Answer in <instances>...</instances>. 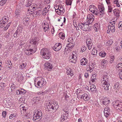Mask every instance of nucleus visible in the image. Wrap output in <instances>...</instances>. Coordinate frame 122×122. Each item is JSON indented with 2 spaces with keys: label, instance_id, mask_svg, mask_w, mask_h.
Segmentation results:
<instances>
[{
  "label": "nucleus",
  "instance_id": "nucleus-1",
  "mask_svg": "<svg viewBox=\"0 0 122 122\" xmlns=\"http://www.w3.org/2000/svg\"><path fill=\"white\" fill-rule=\"evenodd\" d=\"M46 107L47 108L46 109V111L55 112L58 108L59 106L57 103L55 102L53 103L49 102L47 104Z\"/></svg>",
  "mask_w": 122,
  "mask_h": 122
},
{
  "label": "nucleus",
  "instance_id": "nucleus-2",
  "mask_svg": "<svg viewBox=\"0 0 122 122\" xmlns=\"http://www.w3.org/2000/svg\"><path fill=\"white\" fill-rule=\"evenodd\" d=\"M42 113L40 109H38L35 111L33 115V120L34 121L37 122L40 120L42 117Z\"/></svg>",
  "mask_w": 122,
  "mask_h": 122
},
{
  "label": "nucleus",
  "instance_id": "nucleus-3",
  "mask_svg": "<svg viewBox=\"0 0 122 122\" xmlns=\"http://www.w3.org/2000/svg\"><path fill=\"white\" fill-rule=\"evenodd\" d=\"M41 55L45 59H49L51 57V53L48 49L46 48L42 49L40 52Z\"/></svg>",
  "mask_w": 122,
  "mask_h": 122
},
{
  "label": "nucleus",
  "instance_id": "nucleus-4",
  "mask_svg": "<svg viewBox=\"0 0 122 122\" xmlns=\"http://www.w3.org/2000/svg\"><path fill=\"white\" fill-rule=\"evenodd\" d=\"M92 9L89 8V10L93 13H95L98 15L100 17H102L103 15L105 13L104 8H97V10H91Z\"/></svg>",
  "mask_w": 122,
  "mask_h": 122
},
{
  "label": "nucleus",
  "instance_id": "nucleus-5",
  "mask_svg": "<svg viewBox=\"0 0 122 122\" xmlns=\"http://www.w3.org/2000/svg\"><path fill=\"white\" fill-rule=\"evenodd\" d=\"M34 83L35 86L37 87H41L44 86L46 84V81L45 79L43 78H40L38 80L36 83L35 81Z\"/></svg>",
  "mask_w": 122,
  "mask_h": 122
},
{
  "label": "nucleus",
  "instance_id": "nucleus-6",
  "mask_svg": "<svg viewBox=\"0 0 122 122\" xmlns=\"http://www.w3.org/2000/svg\"><path fill=\"white\" fill-rule=\"evenodd\" d=\"M109 24L107 26V33H109L110 32H114L115 30V27L114 24H115V21H113L109 23Z\"/></svg>",
  "mask_w": 122,
  "mask_h": 122
},
{
  "label": "nucleus",
  "instance_id": "nucleus-7",
  "mask_svg": "<svg viewBox=\"0 0 122 122\" xmlns=\"http://www.w3.org/2000/svg\"><path fill=\"white\" fill-rule=\"evenodd\" d=\"M112 104L113 107L117 110H119L122 112V102L119 101H116L113 102Z\"/></svg>",
  "mask_w": 122,
  "mask_h": 122
},
{
  "label": "nucleus",
  "instance_id": "nucleus-8",
  "mask_svg": "<svg viewBox=\"0 0 122 122\" xmlns=\"http://www.w3.org/2000/svg\"><path fill=\"white\" fill-rule=\"evenodd\" d=\"M39 40L36 38H35L32 39L30 41V44L28 46L30 47L31 48L37 49V46L38 45Z\"/></svg>",
  "mask_w": 122,
  "mask_h": 122
},
{
  "label": "nucleus",
  "instance_id": "nucleus-9",
  "mask_svg": "<svg viewBox=\"0 0 122 122\" xmlns=\"http://www.w3.org/2000/svg\"><path fill=\"white\" fill-rule=\"evenodd\" d=\"M88 24H90L88 22L86 21L84 23H81V24H79V27L83 30L86 31V30H89V28L88 29L87 28L88 26Z\"/></svg>",
  "mask_w": 122,
  "mask_h": 122
},
{
  "label": "nucleus",
  "instance_id": "nucleus-10",
  "mask_svg": "<svg viewBox=\"0 0 122 122\" xmlns=\"http://www.w3.org/2000/svg\"><path fill=\"white\" fill-rule=\"evenodd\" d=\"M37 49L33 48L29 46L28 49H26L25 51V53L28 55H29L35 52L37 50Z\"/></svg>",
  "mask_w": 122,
  "mask_h": 122
},
{
  "label": "nucleus",
  "instance_id": "nucleus-11",
  "mask_svg": "<svg viewBox=\"0 0 122 122\" xmlns=\"http://www.w3.org/2000/svg\"><path fill=\"white\" fill-rule=\"evenodd\" d=\"M73 53L70 56L69 61L70 62L75 63L76 61V55L75 53V54Z\"/></svg>",
  "mask_w": 122,
  "mask_h": 122
},
{
  "label": "nucleus",
  "instance_id": "nucleus-12",
  "mask_svg": "<svg viewBox=\"0 0 122 122\" xmlns=\"http://www.w3.org/2000/svg\"><path fill=\"white\" fill-rule=\"evenodd\" d=\"M87 20L86 21L90 24H91L94 21V16L92 14H89L87 16Z\"/></svg>",
  "mask_w": 122,
  "mask_h": 122
},
{
  "label": "nucleus",
  "instance_id": "nucleus-13",
  "mask_svg": "<svg viewBox=\"0 0 122 122\" xmlns=\"http://www.w3.org/2000/svg\"><path fill=\"white\" fill-rule=\"evenodd\" d=\"M86 43L88 49L91 50L93 46L92 41L90 39H88L86 40Z\"/></svg>",
  "mask_w": 122,
  "mask_h": 122
},
{
  "label": "nucleus",
  "instance_id": "nucleus-14",
  "mask_svg": "<svg viewBox=\"0 0 122 122\" xmlns=\"http://www.w3.org/2000/svg\"><path fill=\"white\" fill-rule=\"evenodd\" d=\"M109 77L107 75H104L102 76L101 79V81L102 83H108L109 81Z\"/></svg>",
  "mask_w": 122,
  "mask_h": 122
},
{
  "label": "nucleus",
  "instance_id": "nucleus-15",
  "mask_svg": "<svg viewBox=\"0 0 122 122\" xmlns=\"http://www.w3.org/2000/svg\"><path fill=\"white\" fill-rule=\"evenodd\" d=\"M45 68L46 70L50 71L52 68V64L49 62H47L44 64Z\"/></svg>",
  "mask_w": 122,
  "mask_h": 122
},
{
  "label": "nucleus",
  "instance_id": "nucleus-16",
  "mask_svg": "<svg viewBox=\"0 0 122 122\" xmlns=\"http://www.w3.org/2000/svg\"><path fill=\"white\" fill-rule=\"evenodd\" d=\"M43 26L44 31L47 33L50 30L48 24L46 22H45L43 24Z\"/></svg>",
  "mask_w": 122,
  "mask_h": 122
},
{
  "label": "nucleus",
  "instance_id": "nucleus-17",
  "mask_svg": "<svg viewBox=\"0 0 122 122\" xmlns=\"http://www.w3.org/2000/svg\"><path fill=\"white\" fill-rule=\"evenodd\" d=\"M61 47L62 45L61 43H56L53 49L55 51H58L61 49Z\"/></svg>",
  "mask_w": 122,
  "mask_h": 122
},
{
  "label": "nucleus",
  "instance_id": "nucleus-18",
  "mask_svg": "<svg viewBox=\"0 0 122 122\" xmlns=\"http://www.w3.org/2000/svg\"><path fill=\"white\" fill-rule=\"evenodd\" d=\"M54 9L56 12L59 15L63 14L65 12L64 8H57V9L54 8Z\"/></svg>",
  "mask_w": 122,
  "mask_h": 122
},
{
  "label": "nucleus",
  "instance_id": "nucleus-19",
  "mask_svg": "<svg viewBox=\"0 0 122 122\" xmlns=\"http://www.w3.org/2000/svg\"><path fill=\"white\" fill-rule=\"evenodd\" d=\"M80 61L81 64L82 66L86 65L88 63V60L86 58H83Z\"/></svg>",
  "mask_w": 122,
  "mask_h": 122
},
{
  "label": "nucleus",
  "instance_id": "nucleus-20",
  "mask_svg": "<svg viewBox=\"0 0 122 122\" xmlns=\"http://www.w3.org/2000/svg\"><path fill=\"white\" fill-rule=\"evenodd\" d=\"M89 94L86 93H84L81 96V98H83L85 101H87L89 100Z\"/></svg>",
  "mask_w": 122,
  "mask_h": 122
},
{
  "label": "nucleus",
  "instance_id": "nucleus-21",
  "mask_svg": "<svg viewBox=\"0 0 122 122\" xmlns=\"http://www.w3.org/2000/svg\"><path fill=\"white\" fill-rule=\"evenodd\" d=\"M69 114H65L63 113L61 116V121H63L67 119L69 116Z\"/></svg>",
  "mask_w": 122,
  "mask_h": 122
},
{
  "label": "nucleus",
  "instance_id": "nucleus-22",
  "mask_svg": "<svg viewBox=\"0 0 122 122\" xmlns=\"http://www.w3.org/2000/svg\"><path fill=\"white\" fill-rule=\"evenodd\" d=\"M102 86L103 89L106 90H108L109 89L108 87L110 85L109 82L108 83H102Z\"/></svg>",
  "mask_w": 122,
  "mask_h": 122
},
{
  "label": "nucleus",
  "instance_id": "nucleus-23",
  "mask_svg": "<svg viewBox=\"0 0 122 122\" xmlns=\"http://www.w3.org/2000/svg\"><path fill=\"white\" fill-rule=\"evenodd\" d=\"M20 109L21 113L25 114L26 113V112L27 109V108L23 106V105H21L20 106Z\"/></svg>",
  "mask_w": 122,
  "mask_h": 122
},
{
  "label": "nucleus",
  "instance_id": "nucleus-24",
  "mask_svg": "<svg viewBox=\"0 0 122 122\" xmlns=\"http://www.w3.org/2000/svg\"><path fill=\"white\" fill-rule=\"evenodd\" d=\"M120 86L119 84V83L118 82H117L115 83L114 86V89L115 90V91L116 92H117V91L119 89Z\"/></svg>",
  "mask_w": 122,
  "mask_h": 122
},
{
  "label": "nucleus",
  "instance_id": "nucleus-25",
  "mask_svg": "<svg viewBox=\"0 0 122 122\" xmlns=\"http://www.w3.org/2000/svg\"><path fill=\"white\" fill-rule=\"evenodd\" d=\"M102 102L103 105H105L106 106H108L109 104L110 100L108 99L105 98L102 100Z\"/></svg>",
  "mask_w": 122,
  "mask_h": 122
},
{
  "label": "nucleus",
  "instance_id": "nucleus-26",
  "mask_svg": "<svg viewBox=\"0 0 122 122\" xmlns=\"http://www.w3.org/2000/svg\"><path fill=\"white\" fill-rule=\"evenodd\" d=\"M96 76L97 74H94L92 75L91 81L92 82H94L97 81Z\"/></svg>",
  "mask_w": 122,
  "mask_h": 122
},
{
  "label": "nucleus",
  "instance_id": "nucleus-27",
  "mask_svg": "<svg viewBox=\"0 0 122 122\" xmlns=\"http://www.w3.org/2000/svg\"><path fill=\"white\" fill-rule=\"evenodd\" d=\"M106 55V53L103 51H102L99 53V55L101 57H105Z\"/></svg>",
  "mask_w": 122,
  "mask_h": 122
},
{
  "label": "nucleus",
  "instance_id": "nucleus-28",
  "mask_svg": "<svg viewBox=\"0 0 122 122\" xmlns=\"http://www.w3.org/2000/svg\"><path fill=\"white\" fill-rule=\"evenodd\" d=\"M99 24L97 23H95L93 26V29L96 31H97V30L99 29Z\"/></svg>",
  "mask_w": 122,
  "mask_h": 122
},
{
  "label": "nucleus",
  "instance_id": "nucleus-29",
  "mask_svg": "<svg viewBox=\"0 0 122 122\" xmlns=\"http://www.w3.org/2000/svg\"><path fill=\"white\" fill-rule=\"evenodd\" d=\"M63 112H62L66 114H69V108L67 107H66L65 108H64L62 110Z\"/></svg>",
  "mask_w": 122,
  "mask_h": 122
},
{
  "label": "nucleus",
  "instance_id": "nucleus-30",
  "mask_svg": "<svg viewBox=\"0 0 122 122\" xmlns=\"http://www.w3.org/2000/svg\"><path fill=\"white\" fill-rule=\"evenodd\" d=\"M29 20V18L28 17H25L24 18L23 20V21L24 24L25 25H27V24L28 23V21Z\"/></svg>",
  "mask_w": 122,
  "mask_h": 122
},
{
  "label": "nucleus",
  "instance_id": "nucleus-31",
  "mask_svg": "<svg viewBox=\"0 0 122 122\" xmlns=\"http://www.w3.org/2000/svg\"><path fill=\"white\" fill-rule=\"evenodd\" d=\"M74 44H71L70 43H68L66 46V47H68V49L70 50H71L74 46Z\"/></svg>",
  "mask_w": 122,
  "mask_h": 122
},
{
  "label": "nucleus",
  "instance_id": "nucleus-32",
  "mask_svg": "<svg viewBox=\"0 0 122 122\" xmlns=\"http://www.w3.org/2000/svg\"><path fill=\"white\" fill-rule=\"evenodd\" d=\"M113 11L114 14L117 16H119V10L117 9H115L113 10Z\"/></svg>",
  "mask_w": 122,
  "mask_h": 122
},
{
  "label": "nucleus",
  "instance_id": "nucleus-33",
  "mask_svg": "<svg viewBox=\"0 0 122 122\" xmlns=\"http://www.w3.org/2000/svg\"><path fill=\"white\" fill-rule=\"evenodd\" d=\"M97 50H95V48H93L92 51V54L93 55V57H96L97 55Z\"/></svg>",
  "mask_w": 122,
  "mask_h": 122
},
{
  "label": "nucleus",
  "instance_id": "nucleus-34",
  "mask_svg": "<svg viewBox=\"0 0 122 122\" xmlns=\"http://www.w3.org/2000/svg\"><path fill=\"white\" fill-rule=\"evenodd\" d=\"M26 65V64L25 63H22L19 66V68L21 70L23 69L25 67Z\"/></svg>",
  "mask_w": 122,
  "mask_h": 122
},
{
  "label": "nucleus",
  "instance_id": "nucleus-35",
  "mask_svg": "<svg viewBox=\"0 0 122 122\" xmlns=\"http://www.w3.org/2000/svg\"><path fill=\"white\" fill-rule=\"evenodd\" d=\"M68 41L69 43H70L71 44H75V42H74L73 40V37H70L68 38Z\"/></svg>",
  "mask_w": 122,
  "mask_h": 122
},
{
  "label": "nucleus",
  "instance_id": "nucleus-36",
  "mask_svg": "<svg viewBox=\"0 0 122 122\" xmlns=\"http://www.w3.org/2000/svg\"><path fill=\"white\" fill-rule=\"evenodd\" d=\"M40 99V98L39 97H34L32 100L34 102L36 103L37 102L39 101Z\"/></svg>",
  "mask_w": 122,
  "mask_h": 122
},
{
  "label": "nucleus",
  "instance_id": "nucleus-37",
  "mask_svg": "<svg viewBox=\"0 0 122 122\" xmlns=\"http://www.w3.org/2000/svg\"><path fill=\"white\" fill-rule=\"evenodd\" d=\"M107 61L105 60H103L101 62V65H102V67L103 68L106 65L107 62Z\"/></svg>",
  "mask_w": 122,
  "mask_h": 122
},
{
  "label": "nucleus",
  "instance_id": "nucleus-38",
  "mask_svg": "<svg viewBox=\"0 0 122 122\" xmlns=\"http://www.w3.org/2000/svg\"><path fill=\"white\" fill-rule=\"evenodd\" d=\"M90 89L91 91H95L96 90V88L95 86L94 85H92L90 86Z\"/></svg>",
  "mask_w": 122,
  "mask_h": 122
},
{
  "label": "nucleus",
  "instance_id": "nucleus-39",
  "mask_svg": "<svg viewBox=\"0 0 122 122\" xmlns=\"http://www.w3.org/2000/svg\"><path fill=\"white\" fill-rule=\"evenodd\" d=\"M17 116V114L16 113H13L10 115L9 119H11L14 117L16 118Z\"/></svg>",
  "mask_w": 122,
  "mask_h": 122
},
{
  "label": "nucleus",
  "instance_id": "nucleus-40",
  "mask_svg": "<svg viewBox=\"0 0 122 122\" xmlns=\"http://www.w3.org/2000/svg\"><path fill=\"white\" fill-rule=\"evenodd\" d=\"M21 11L20 8H17L15 11L16 15H20Z\"/></svg>",
  "mask_w": 122,
  "mask_h": 122
},
{
  "label": "nucleus",
  "instance_id": "nucleus-41",
  "mask_svg": "<svg viewBox=\"0 0 122 122\" xmlns=\"http://www.w3.org/2000/svg\"><path fill=\"white\" fill-rule=\"evenodd\" d=\"M72 1V0H66V5H71Z\"/></svg>",
  "mask_w": 122,
  "mask_h": 122
},
{
  "label": "nucleus",
  "instance_id": "nucleus-42",
  "mask_svg": "<svg viewBox=\"0 0 122 122\" xmlns=\"http://www.w3.org/2000/svg\"><path fill=\"white\" fill-rule=\"evenodd\" d=\"M110 111H104V115L106 117H107L109 116L110 113Z\"/></svg>",
  "mask_w": 122,
  "mask_h": 122
},
{
  "label": "nucleus",
  "instance_id": "nucleus-43",
  "mask_svg": "<svg viewBox=\"0 0 122 122\" xmlns=\"http://www.w3.org/2000/svg\"><path fill=\"white\" fill-rule=\"evenodd\" d=\"M59 36L63 40L65 38V35L63 33L61 32L60 33H59Z\"/></svg>",
  "mask_w": 122,
  "mask_h": 122
},
{
  "label": "nucleus",
  "instance_id": "nucleus-44",
  "mask_svg": "<svg viewBox=\"0 0 122 122\" xmlns=\"http://www.w3.org/2000/svg\"><path fill=\"white\" fill-rule=\"evenodd\" d=\"M6 23L5 21H2L1 20L0 21V27H3L5 25Z\"/></svg>",
  "mask_w": 122,
  "mask_h": 122
},
{
  "label": "nucleus",
  "instance_id": "nucleus-45",
  "mask_svg": "<svg viewBox=\"0 0 122 122\" xmlns=\"http://www.w3.org/2000/svg\"><path fill=\"white\" fill-rule=\"evenodd\" d=\"M33 0H28V2L25 6L26 7H28L30 6L31 5L32 2L33 1Z\"/></svg>",
  "mask_w": 122,
  "mask_h": 122
},
{
  "label": "nucleus",
  "instance_id": "nucleus-46",
  "mask_svg": "<svg viewBox=\"0 0 122 122\" xmlns=\"http://www.w3.org/2000/svg\"><path fill=\"white\" fill-rule=\"evenodd\" d=\"M9 19V18L8 17L6 16H5L2 18L1 20L2 21H5V22H7L8 21V20Z\"/></svg>",
  "mask_w": 122,
  "mask_h": 122
},
{
  "label": "nucleus",
  "instance_id": "nucleus-47",
  "mask_svg": "<svg viewBox=\"0 0 122 122\" xmlns=\"http://www.w3.org/2000/svg\"><path fill=\"white\" fill-rule=\"evenodd\" d=\"M87 49V48L86 46H83L81 48V50L80 51V52L81 53L85 51Z\"/></svg>",
  "mask_w": 122,
  "mask_h": 122
},
{
  "label": "nucleus",
  "instance_id": "nucleus-48",
  "mask_svg": "<svg viewBox=\"0 0 122 122\" xmlns=\"http://www.w3.org/2000/svg\"><path fill=\"white\" fill-rule=\"evenodd\" d=\"M20 94H25L26 92V91L24 89L21 88L20 89Z\"/></svg>",
  "mask_w": 122,
  "mask_h": 122
},
{
  "label": "nucleus",
  "instance_id": "nucleus-49",
  "mask_svg": "<svg viewBox=\"0 0 122 122\" xmlns=\"http://www.w3.org/2000/svg\"><path fill=\"white\" fill-rule=\"evenodd\" d=\"M31 116L30 113H29L25 114V117L26 118H30Z\"/></svg>",
  "mask_w": 122,
  "mask_h": 122
},
{
  "label": "nucleus",
  "instance_id": "nucleus-50",
  "mask_svg": "<svg viewBox=\"0 0 122 122\" xmlns=\"http://www.w3.org/2000/svg\"><path fill=\"white\" fill-rule=\"evenodd\" d=\"M67 75L70 76H72L73 75V72L71 71H67Z\"/></svg>",
  "mask_w": 122,
  "mask_h": 122
},
{
  "label": "nucleus",
  "instance_id": "nucleus-51",
  "mask_svg": "<svg viewBox=\"0 0 122 122\" xmlns=\"http://www.w3.org/2000/svg\"><path fill=\"white\" fill-rule=\"evenodd\" d=\"M114 3L115 5L118 7H120V5L118 3V0H115L114 1Z\"/></svg>",
  "mask_w": 122,
  "mask_h": 122
},
{
  "label": "nucleus",
  "instance_id": "nucleus-52",
  "mask_svg": "<svg viewBox=\"0 0 122 122\" xmlns=\"http://www.w3.org/2000/svg\"><path fill=\"white\" fill-rule=\"evenodd\" d=\"M116 67L117 68L119 69H120L121 68H122V63H119L117 65Z\"/></svg>",
  "mask_w": 122,
  "mask_h": 122
},
{
  "label": "nucleus",
  "instance_id": "nucleus-53",
  "mask_svg": "<svg viewBox=\"0 0 122 122\" xmlns=\"http://www.w3.org/2000/svg\"><path fill=\"white\" fill-rule=\"evenodd\" d=\"M7 0H2L0 2V5L2 6L6 3Z\"/></svg>",
  "mask_w": 122,
  "mask_h": 122
},
{
  "label": "nucleus",
  "instance_id": "nucleus-54",
  "mask_svg": "<svg viewBox=\"0 0 122 122\" xmlns=\"http://www.w3.org/2000/svg\"><path fill=\"white\" fill-rule=\"evenodd\" d=\"M115 59L114 56H111L110 57V62L111 63H113L114 61V59Z\"/></svg>",
  "mask_w": 122,
  "mask_h": 122
},
{
  "label": "nucleus",
  "instance_id": "nucleus-55",
  "mask_svg": "<svg viewBox=\"0 0 122 122\" xmlns=\"http://www.w3.org/2000/svg\"><path fill=\"white\" fill-rule=\"evenodd\" d=\"M35 8H32V9H30V10L29 9H28V12L31 14H32L34 13V10H33V9H35Z\"/></svg>",
  "mask_w": 122,
  "mask_h": 122
},
{
  "label": "nucleus",
  "instance_id": "nucleus-56",
  "mask_svg": "<svg viewBox=\"0 0 122 122\" xmlns=\"http://www.w3.org/2000/svg\"><path fill=\"white\" fill-rule=\"evenodd\" d=\"M92 66L91 65H89L88 67V68H89V69L88 68H87V69H88V70L90 72H91L93 71V67H92V68L91 67Z\"/></svg>",
  "mask_w": 122,
  "mask_h": 122
},
{
  "label": "nucleus",
  "instance_id": "nucleus-57",
  "mask_svg": "<svg viewBox=\"0 0 122 122\" xmlns=\"http://www.w3.org/2000/svg\"><path fill=\"white\" fill-rule=\"evenodd\" d=\"M6 63L7 64L8 66H11L12 65V63L11 62V61L10 60H7V61L6 62Z\"/></svg>",
  "mask_w": 122,
  "mask_h": 122
},
{
  "label": "nucleus",
  "instance_id": "nucleus-58",
  "mask_svg": "<svg viewBox=\"0 0 122 122\" xmlns=\"http://www.w3.org/2000/svg\"><path fill=\"white\" fill-rule=\"evenodd\" d=\"M106 1L107 4L108 5V8H110V7H111V3L110 2V0H106Z\"/></svg>",
  "mask_w": 122,
  "mask_h": 122
},
{
  "label": "nucleus",
  "instance_id": "nucleus-59",
  "mask_svg": "<svg viewBox=\"0 0 122 122\" xmlns=\"http://www.w3.org/2000/svg\"><path fill=\"white\" fill-rule=\"evenodd\" d=\"M10 25V22L6 26L4 27V30H7Z\"/></svg>",
  "mask_w": 122,
  "mask_h": 122
},
{
  "label": "nucleus",
  "instance_id": "nucleus-60",
  "mask_svg": "<svg viewBox=\"0 0 122 122\" xmlns=\"http://www.w3.org/2000/svg\"><path fill=\"white\" fill-rule=\"evenodd\" d=\"M118 27L120 29H122V21L120 22L118 24Z\"/></svg>",
  "mask_w": 122,
  "mask_h": 122
},
{
  "label": "nucleus",
  "instance_id": "nucleus-61",
  "mask_svg": "<svg viewBox=\"0 0 122 122\" xmlns=\"http://www.w3.org/2000/svg\"><path fill=\"white\" fill-rule=\"evenodd\" d=\"M2 114L3 117L5 118L6 117V112L5 111H3L2 112Z\"/></svg>",
  "mask_w": 122,
  "mask_h": 122
},
{
  "label": "nucleus",
  "instance_id": "nucleus-62",
  "mask_svg": "<svg viewBox=\"0 0 122 122\" xmlns=\"http://www.w3.org/2000/svg\"><path fill=\"white\" fill-rule=\"evenodd\" d=\"M114 49L115 50H116L117 51H119L120 50L119 47L116 46H115L114 47Z\"/></svg>",
  "mask_w": 122,
  "mask_h": 122
},
{
  "label": "nucleus",
  "instance_id": "nucleus-63",
  "mask_svg": "<svg viewBox=\"0 0 122 122\" xmlns=\"http://www.w3.org/2000/svg\"><path fill=\"white\" fill-rule=\"evenodd\" d=\"M18 77L19 78L18 80L19 81H22L24 78L21 75H20V77Z\"/></svg>",
  "mask_w": 122,
  "mask_h": 122
},
{
  "label": "nucleus",
  "instance_id": "nucleus-64",
  "mask_svg": "<svg viewBox=\"0 0 122 122\" xmlns=\"http://www.w3.org/2000/svg\"><path fill=\"white\" fill-rule=\"evenodd\" d=\"M104 111H110L111 110H110V108H109V107H106L104 108Z\"/></svg>",
  "mask_w": 122,
  "mask_h": 122
}]
</instances>
